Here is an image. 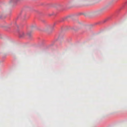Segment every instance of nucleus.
I'll use <instances>...</instances> for the list:
<instances>
[{
	"instance_id": "1",
	"label": "nucleus",
	"mask_w": 127,
	"mask_h": 127,
	"mask_svg": "<svg viewBox=\"0 0 127 127\" xmlns=\"http://www.w3.org/2000/svg\"><path fill=\"white\" fill-rule=\"evenodd\" d=\"M25 35L24 33L23 32H22L20 33V37H24Z\"/></svg>"
},
{
	"instance_id": "2",
	"label": "nucleus",
	"mask_w": 127,
	"mask_h": 127,
	"mask_svg": "<svg viewBox=\"0 0 127 127\" xmlns=\"http://www.w3.org/2000/svg\"><path fill=\"white\" fill-rule=\"evenodd\" d=\"M74 1H77L79 0H74Z\"/></svg>"
},
{
	"instance_id": "3",
	"label": "nucleus",
	"mask_w": 127,
	"mask_h": 127,
	"mask_svg": "<svg viewBox=\"0 0 127 127\" xmlns=\"http://www.w3.org/2000/svg\"><path fill=\"white\" fill-rule=\"evenodd\" d=\"M32 27H35V26H32Z\"/></svg>"
}]
</instances>
